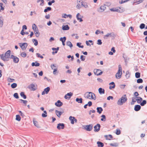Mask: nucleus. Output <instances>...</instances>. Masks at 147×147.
I'll list each match as a JSON object with an SVG mask.
<instances>
[{"label":"nucleus","instance_id":"1","mask_svg":"<svg viewBox=\"0 0 147 147\" xmlns=\"http://www.w3.org/2000/svg\"><path fill=\"white\" fill-rule=\"evenodd\" d=\"M11 51L8 50L5 53V55L3 56V54L2 55L1 58L4 61H8L9 60V58L10 56Z\"/></svg>","mask_w":147,"mask_h":147},{"label":"nucleus","instance_id":"2","mask_svg":"<svg viewBox=\"0 0 147 147\" xmlns=\"http://www.w3.org/2000/svg\"><path fill=\"white\" fill-rule=\"evenodd\" d=\"M124 96H122L117 102V104L119 105H122L123 103H125L127 100V99L125 94L124 95Z\"/></svg>","mask_w":147,"mask_h":147},{"label":"nucleus","instance_id":"3","mask_svg":"<svg viewBox=\"0 0 147 147\" xmlns=\"http://www.w3.org/2000/svg\"><path fill=\"white\" fill-rule=\"evenodd\" d=\"M88 93V95L86 96V97L88 98L96 100V96L95 94L91 92H87L85 94Z\"/></svg>","mask_w":147,"mask_h":147},{"label":"nucleus","instance_id":"4","mask_svg":"<svg viewBox=\"0 0 147 147\" xmlns=\"http://www.w3.org/2000/svg\"><path fill=\"white\" fill-rule=\"evenodd\" d=\"M94 72L95 75L98 76L101 75L103 73V71H102L100 69H94Z\"/></svg>","mask_w":147,"mask_h":147},{"label":"nucleus","instance_id":"5","mask_svg":"<svg viewBox=\"0 0 147 147\" xmlns=\"http://www.w3.org/2000/svg\"><path fill=\"white\" fill-rule=\"evenodd\" d=\"M19 46L23 51L25 50L28 46L27 43L24 42L23 43H20L19 44Z\"/></svg>","mask_w":147,"mask_h":147},{"label":"nucleus","instance_id":"6","mask_svg":"<svg viewBox=\"0 0 147 147\" xmlns=\"http://www.w3.org/2000/svg\"><path fill=\"white\" fill-rule=\"evenodd\" d=\"M93 125L92 124L87 125L84 127V129L88 131H90L93 128Z\"/></svg>","mask_w":147,"mask_h":147},{"label":"nucleus","instance_id":"7","mask_svg":"<svg viewBox=\"0 0 147 147\" xmlns=\"http://www.w3.org/2000/svg\"><path fill=\"white\" fill-rule=\"evenodd\" d=\"M10 58L13 59V62L14 63H18L19 61V59L16 56L13 55H11V56Z\"/></svg>","mask_w":147,"mask_h":147},{"label":"nucleus","instance_id":"8","mask_svg":"<svg viewBox=\"0 0 147 147\" xmlns=\"http://www.w3.org/2000/svg\"><path fill=\"white\" fill-rule=\"evenodd\" d=\"M115 36L113 32L108 33L106 35L104 36L103 38L105 39H107V37H112L114 38Z\"/></svg>","mask_w":147,"mask_h":147},{"label":"nucleus","instance_id":"9","mask_svg":"<svg viewBox=\"0 0 147 147\" xmlns=\"http://www.w3.org/2000/svg\"><path fill=\"white\" fill-rule=\"evenodd\" d=\"M101 126L99 123H97L96 125L94 126V131L95 132H98L99 131L100 129Z\"/></svg>","mask_w":147,"mask_h":147},{"label":"nucleus","instance_id":"10","mask_svg":"<svg viewBox=\"0 0 147 147\" xmlns=\"http://www.w3.org/2000/svg\"><path fill=\"white\" fill-rule=\"evenodd\" d=\"M57 127L59 130L63 129L65 128V124L63 123H59L57 124Z\"/></svg>","mask_w":147,"mask_h":147},{"label":"nucleus","instance_id":"11","mask_svg":"<svg viewBox=\"0 0 147 147\" xmlns=\"http://www.w3.org/2000/svg\"><path fill=\"white\" fill-rule=\"evenodd\" d=\"M73 95V93L72 92H70L69 93H68L65 95L64 98L65 99H69L71 96H72Z\"/></svg>","mask_w":147,"mask_h":147},{"label":"nucleus","instance_id":"12","mask_svg":"<svg viewBox=\"0 0 147 147\" xmlns=\"http://www.w3.org/2000/svg\"><path fill=\"white\" fill-rule=\"evenodd\" d=\"M50 88L49 87H47L45 88L44 91L42 92V95H44L45 93L47 94L48 93L50 90Z\"/></svg>","mask_w":147,"mask_h":147},{"label":"nucleus","instance_id":"13","mask_svg":"<svg viewBox=\"0 0 147 147\" xmlns=\"http://www.w3.org/2000/svg\"><path fill=\"white\" fill-rule=\"evenodd\" d=\"M28 88L30 89H31L33 91H35L37 89V86L35 87V85L33 84H32L30 85L29 86Z\"/></svg>","mask_w":147,"mask_h":147},{"label":"nucleus","instance_id":"14","mask_svg":"<svg viewBox=\"0 0 147 147\" xmlns=\"http://www.w3.org/2000/svg\"><path fill=\"white\" fill-rule=\"evenodd\" d=\"M55 105L58 107H59L63 105V103L60 100H58L57 102H55Z\"/></svg>","mask_w":147,"mask_h":147},{"label":"nucleus","instance_id":"15","mask_svg":"<svg viewBox=\"0 0 147 147\" xmlns=\"http://www.w3.org/2000/svg\"><path fill=\"white\" fill-rule=\"evenodd\" d=\"M120 8H119V9L116 8H113L110 9V10L111 11H116L117 12H122V10H120Z\"/></svg>","mask_w":147,"mask_h":147},{"label":"nucleus","instance_id":"16","mask_svg":"<svg viewBox=\"0 0 147 147\" xmlns=\"http://www.w3.org/2000/svg\"><path fill=\"white\" fill-rule=\"evenodd\" d=\"M141 108V106L139 105H137L135 106L134 110L136 111H138L140 110Z\"/></svg>","mask_w":147,"mask_h":147},{"label":"nucleus","instance_id":"17","mask_svg":"<svg viewBox=\"0 0 147 147\" xmlns=\"http://www.w3.org/2000/svg\"><path fill=\"white\" fill-rule=\"evenodd\" d=\"M55 112L59 118L60 117L61 115L64 112L63 111H59L57 110H56Z\"/></svg>","mask_w":147,"mask_h":147},{"label":"nucleus","instance_id":"18","mask_svg":"<svg viewBox=\"0 0 147 147\" xmlns=\"http://www.w3.org/2000/svg\"><path fill=\"white\" fill-rule=\"evenodd\" d=\"M104 137L106 138V140H110L111 139H112L113 138V136L111 134L105 135Z\"/></svg>","mask_w":147,"mask_h":147},{"label":"nucleus","instance_id":"19","mask_svg":"<svg viewBox=\"0 0 147 147\" xmlns=\"http://www.w3.org/2000/svg\"><path fill=\"white\" fill-rule=\"evenodd\" d=\"M62 29L63 30H68L69 29V27L68 25H63L62 26Z\"/></svg>","mask_w":147,"mask_h":147},{"label":"nucleus","instance_id":"20","mask_svg":"<svg viewBox=\"0 0 147 147\" xmlns=\"http://www.w3.org/2000/svg\"><path fill=\"white\" fill-rule=\"evenodd\" d=\"M109 84V85H113V86H110L109 87V88L110 89H112L113 88H115V85L114 82H111Z\"/></svg>","mask_w":147,"mask_h":147},{"label":"nucleus","instance_id":"21","mask_svg":"<svg viewBox=\"0 0 147 147\" xmlns=\"http://www.w3.org/2000/svg\"><path fill=\"white\" fill-rule=\"evenodd\" d=\"M106 8L105 5L104 6H101L98 9V11L100 12L103 11Z\"/></svg>","mask_w":147,"mask_h":147},{"label":"nucleus","instance_id":"22","mask_svg":"<svg viewBox=\"0 0 147 147\" xmlns=\"http://www.w3.org/2000/svg\"><path fill=\"white\" fill-rule=\"evenodd\" d=\"M40 65V63H38L37 61H36L35 62H32L31 64V65L32 67H38Z\"/></svg>","mask_w":147,"mask_h":147},{"label":"nucleus","instance_id":"23","mask_svg":"<svg viewBox=\"0 0 147 147\" xmlns=\"http://www.w3.org/2000/svg\"><path fill=\"white\" fill-rule=\"evenodd\" d=\"M99 93L100 94H104L105 93V90L104 89L100 88L98 90Z\"/></svg>","mask_w":147,"mask_h":147},{"label":"nucleus","instance_id":"24","mask_svg":"<svg viewBox=\"0 0 147 147\" xmlns=\"http://www.w3.org/2000/svg\"><path fill=\"white\" fill-rule=\"evenodd\" d=\"M72 18V16L70 14H69L67 15L66 14H63L62 16V18Z\"/></svg>","mask_w":147,"mask_h":147},{"label":"nucleus","instance_id":"25","mask_svg":"<svg viewBox=\"0 0 147 147\" xmlns=\"http://www.w3.org/2000/svg\"><path fill=\"white\" fill-rule=\"evenodd\" d=\"M83 99L82 98H76V101L78 103H82L83 102Z\"/></svg>","mask_w":147,"mask_h":147},{"label":"nucleus","instance_id":"26","mask_svg":"<svg viewBox=\"0 0 147 147\" xmlns=\"http://www.w3.org/2000/svg\"><path fill=\"white\" fill-rule=\"evenodd\" d=\"M136 98V97H132V100L131 102V105H133L134 104V103L136 101H137V99Z\"/></svg>","mask_w":147,"mask_h":147},{"label":"nucleus","instance_id":"27","mask_svg":"<svg viewBox=\"0 0 147 147\" xmlns=\"http://www.w3.org/2000/svg\"><path fill=\"white\" fill-rule=\"evenodd\" d=\"M97 111L99 114H101L103 111V109L101 107H97L96 108Z\"/></svg>","mask_w":147,"mask_h":147},{"label":"nucleus","instance_id":"28","mask_svg":"<svg viewBox=\"0 0 147 147\" xmlns=\"http://www.w3.org/2000/svg\"><path fill=\"white\" fill-rule=\"evenodd\" d=\"M97 143L98 147H103L104 146V144L101 142L98 141Z\"/></svg>","mask_w":147,"mask_h":147},{"label":"nucleus","instance_id":"29","mask_svg":"<svg viewBox=\"0 0 147 147\" xmlns=\"http://www.w3.org/2000/svg\"><path fill=\"white\" fill-rule=\"evenodd\" d=\"M122 73H117L115 75L116 78L118 79L120 78L121 77Z\"/></svg>","mask_w":147,"mask_h":147},{"label":"nucleus","instance_id":"30","mask_svg":"<svg viewBox=\"0 0 147 147\" xmlns=\"http://www.w3.org/2000/svg\"><path fill=\"white\" fill-rule=\"evenodd\" d=\"M20 95L24 99H26L27 98L24 92H21L20 93Z\"/></svg>","mask_w":147,"mask_h":147},{"label":"nucleus","instance_id":"31","mask_svg":"<svg viewBox=\"0 0 147 147\" xmlns=\"http://www.w3.org/2000/svg\"><path fill=\"white\" fill-rule=\"evenodd\" d=\"M32 29L34 31H36L37 30H38L37 26L35 24H32Z\"/></svg>","mask_w":147,"mask_h":147},{"label":"nucleus","instance_id":"32","mask_svg":"<svg viewBox=\"0 0 147 147\" xmlns=\"http://www.w3.org/2000/svg\"><path fill=\"white\" fill-rule=\"evenodd\" d=\"M136 98H137V102L138 104H140L142 101V98L140 96L136 97Z\"/></svg>","mask_w":147,"mask_h":147},{"label":"nucleus","instance_id":"33","mask_svg":"<svg viewBox=\"0 0 147 147\" xmlns=\"http://www.w3.org/2000/svg\"><path fill=\"white\" fill-rule=\"evenodd\" d=\"M34 124V125L37 127L38 128H40V127L38 124V122L37 121H35L34 120L33 121Z\"/></svg>","mask_w":147,"mask_h":147},{"label":"nucleus","instance_id":"34","mask_svg":"<svg viewBox=\"0 0 147 147\" xmlns=\"http://www.w3.org/2000/svg\"><path fill=\"white\" fill-rule=\"evenodd\" d=\"M80 2V0H77V3L78 4L77 5V8L78 9H80V8L81 7V4L80 5V4L79 3Z\"/></svg>","mask_w":147,"mask_h":147},{"label":"nucleus","instance_id":"35","mask_svg":"<svg viewBox=\"0 0 147 147\" xmlns=\"http://www.w3.org/2000/svg\"><path fill=\"white\" fill-rule=\"evenodd\" d=\"M66 45L71 48L73 46V45L70 41H68L66 42Z\"/></svg>","mask_w":147,"mask_h":147},{"label":"nucleus","instance_id":"36","mask_svg":"<svg viewBox=\"0 0 147 147\" xmlns=\"http://www.w3.org/2000/svg\"><path fill=\"white\" fill-rule=\"evenodd\" d=\"M74 117L70 116L69 117V119L71 121V124H73L74 123L73 118Z\"/></svg>","mask_w":147,"mask_h":147},{"label":"nucleus","instance_id":"37","mask_svg":"<svg viewBox=\"0 0 147 147\" xmlns=\"http://www.w3.org/2000/svg\"><path fill=\"white\" fill-rule=\"evenodd\" d=\"M81 4L82 5L84 6L85 8H87L88 7V5L86 3H83V2L82 1L81 2Z\"/></svg>","mask_w":147,"mask_h":147},{"label":"nucleus","instance_id":"38","mask_svg":"<svg viewBox=\"0 0 147 147\" xmlns=\"http://www.w3.org/2000/svg\"><path fill=\"white\" fill-rule=\"evenodd\" d=\"M110 146H112L117 147L119 146V143H110Z\"/></svg>","mask_w":147,"mask_h":147},{"label":"nucleus","instance_id":"39","mask_svg":"<svg viewBox=\"0 0 147 147\" xmlns=\"http://www.w3.org/2000/svg\"><path fill=\"white\" fill-rule=\"evenodd\" d=\"M66 40V38L65 36H64L63 37H61L59 39V40L61 41L62 42H65Z\"/></svg>","mask_w":147,"mask_h":147},{"label":"nucleus","instance_id":"40","mask_svg":"<svg viewBox=\"0 0 147 147\" xmlns=\"http://www.w3.org/2000/svg\"><path fill=\"white\" fill-rule=\"evenodd\" d=\"M101 117H102L100 119L101 121H106V117L105 115H102L101 116Z\"/></svg>","mask_w":147,"mask_h":147},{"label":"nucleus","instance_id":"41","mask_svg":"<svg viewBox=\"0 0 147 147\" xmlns=\"http://www.w3.org/2000/svg\"><path fill=\"white\" fill-rule=\"evenodd\" d=\"M142 101V102H141L140 105L141 106H144L146 104L147 102L146 100H143Z\"/></svg>","mask_w":147,"mask_h":147},{"label":"nucleus","instance_id":"42","mask_svg":"<svg viewBox=\"0 0 147 147\" xmlns=\"http://www.w3.org/2000/svg\"><path fill=\"white\" fill-rule=\"evenodd\" d=\"M122 69L121 65H119L118 66V70L117 73H122Z\"/></svg>","mask_w":147,"mask_h":147},{"label":"nucleus","instance_id":"43","mask_svg":"<svg viewBox=\"0 0 147 147\" xmlns=\"http://www.w3.org/2000/svg\"><path fill=\"white\" fill-rule=\"evenodd\" d=\"M21 118L19 115H17L16 116V120L18 121H20L21 120Z\"/></svg>","mask_w":147,"mask_h":147},{"label":"nucleus","instance_id":"44","mask_svg":"<svg viewBox=\"0 0 147 147\" xmlns=\"http://www.w3.org/2000/svg\"><path fill=\"white\" fill-rule=\"evenodd\" d=\"M140 77V72H137L135 73V77L136 78H139Z\"/></svg>","mask_w":147,"mask_h":147},{"label":"nucleus","instance_id":"45","mask_svg":"<svg viewBox=\"0 0 147 147\" xmlns=\"http://www.w3.org/2000/svg\"><path fill=\"white\" fill-rule=\"evenodd\" d=\"M32 41L33 42H34V45L36 46L38 45V42L37 40L36 39H33L32 40Z\"/></svg>","mask_w":147,"mask_h":147},{"label":"nucleus","instance_id":"46","mask_svg":"<svg viewBox=\"0 0 147 147\" xmlns=\"http://www.w3.org/2000/svg\"><path fill=\"white\" fill-rule=\"evenodd\" d=\"M17 85L16 83H14L11 85V87L12 88H14L17 87Z\"/></svg>","mask_w":147,"mask_h":147},{"label":"nucleus","instance_id":"47","mask_svg":"<svg viewBox=\"0 0 147 147\" xmlns=\"http://www.w3.org/2000/svg\"><path fill=\"white\" fill-rule=\"evenodd\" d=\"M51 7H47L44 10V11L45 12H47L48 11H51Z\"/></svg>","mask_w":147,"mask_h":147},{"label":"nucleus","instance_id":"48","mask_svg":"<svg viewBox=\"0 0 147 147\" xmlns=\"http://www.w3.org/2000/svg\"><path fill=\"white\" fill-rule=\"evenodd\" d=\"M143 82V80L142 79L139 78L137 80V82L138 83H141Z\"/></svg>","mask_w":147,"mask_h":147},{"label":"nucleus","instance_id":"49","mask_svg":"<svg viewBox=\"0 0 147 147\" xmlns=\"http://www.w3.org/2000/svg\"><path fill=\"white\" fill-rule=\"evenodd\" d=\"M116 132H115V134L117 135H119L121 134V131L120 129H117L116 130Z\"/></svg>","mask_w":147,"mask_h":147},{"label":"nucleus","instance_id":"50","mask_svg":"<svg viewBox=\"0 0 147 147\" xmlns=\"http://www.w3.org/2000/svg\"><path fill=\"white\" fill-rule=\"evenodd\" d=\"M130 73L128 71H127L126 72L125 76L127 78H128L130 76Z\"/></svg>","mask_w":147,"mask_h":147},{"label":"nucleus","instance_id":"51","mask_svg":"<svg viewBox=\"0 0 147 147\" xmlns=\"http://www.w3.org/2000/svg\"><path fill=\"white\" fill-rule=\"evenodd\" d=\"M140 28L141 29H143L145 28V24H144L142 23L140 26Z\"/></svg>","mask_w":147,"mask_h":147},{"label":"nucleus","instance_id":"52","mask_svg":"<svg viewBox=\"0 0 147 147\" xmlns=\"http://www.w3.org/2000/svg\"><path fill=\"white\" fill-rule=\"evenodd\" d=\"M27 54L25 52H22L21 54V56L24 57H25L26 56Z\"/></svg>","mask_w":147,"mask_h":147},{"label":"nucleus","instance_id":"53","mask_svg":"<svg viewBox=\"0 0 147 147\" xmlns=\"http://www.w3.org/2000/svg\"><path fill=\"white\" fill-rule=\"evenodd\" d=\"M13 96L16 99H18L19 98L18 94L17 93H15L13 94Z\"/></svg>","mask_w":147,"mask_h":147},{"label":"nucleus","instance_id":"54","mask_svg":"<svg viewBox=\"0 0 147 147\" xmlns=\"http://www.w3.org/2000/svg\"><path fill=\"white\" fill-rule=\"evenodd\" d=\"M86 56L83 55H81L80 56V58L82 61H84L85 60V57Z\"/></svg>","mask_w":147,"mask_h":147},{"label":"nucleus","instance_id":"55","mask_svg":"<svg viewBox=\"0 0 147 147\" xmlns=\"http://www.w3.org/2000/svg\"><path fill=\"white\" fill-rule=\"evenodd\" d=\"M97 41V44H98V45H101L102 43V40L100 39L98 40Z\"/></svg>","mask_w":147,"mask_h":147},{"label":"nucleus","instance_id":"56","mask_svg":"<svg viewBox=\"0 0 147 147\" xmlns=\"http://www.w3.org/2000/svg\"><path fill=\"white\" fill-rule=\"evenodd\" d=\"M8 81L9 82H13L15 81V80L14 79H11L10 78H8Z\"/></svg>","mask_w":147,"mask_h":147},{"label":"nucleus","instance_id":"57","mask_svg":"<svg viewBox=\"0 0 147 147\" xmlns=\"http://www.w3.org/2000/svg\"><path fill=\"white\" fill-rule=\"evenodd\" d=\"M20 100L21 101V102H23V103L25 104V105H26V104L28 102L27 100H24L22 99H20Z\"/></svg>","mask_w":147,"mask_h":147},{"label":"nucleus","instance_id":"58","mask_svg":"<svg viewBox=\"0 0 147 147\" xmlns=\"http://www.w3.org/2000/svg\"><path fill=\"white\" fill-rule=\"evenodd\" d=\"M3 25V20L0 19V27H1Z\"/></svg>","mask_w":147,"mask_h":147},{"label":"nucleus","instance_id":"59","mask_svg":"<svg viewBox=\"0 0 147 147\" xmlns=\"http://www.w3.org/2000/svg\"><path fill=\"white\" fill-rule=\"evenodd\" d=\"M82 16H81L80 13H78L76 15L77 18H82Z\"/></svg>","mask_w":147,"mask_h":147},{"label":"nucleus","instance_id":"60","mask_svg":"<svg viewBox=\"0 0 147 147\" xmlns=\"http://www.w3.org/2000/svg\"><path fill=\"white\" fill-rule=\"evenodd\" d=\"M107 99L108 100H110V99L113 100V97L112 96H109L107 97Z\"/></svg>","mask_w":147,"mask_h":147},{"label":"nucleus","instance_id":"61","mask_svg":"<svg viewBox=\"0 0 147 147\" xmlns=\"http://www.w3.org/2000/svg\"><path fill=\"white\" fill-rule=\"evenodd\" d=\"M87 105L89 107H90L92 105V102L91 101H89L88 102Z\"/></svg>","mask_w":147,"mask_h":147},{"label":"nucleus","instance_id":"62","mask_svg":"<svg viewBox=\"0 0 147 147\" xmlns=\"http://www.w3.org/2000/svg\"><path fill=\"white\" fill-rule=\"evenodd\" d=\"M134 96H135L136 97H138V96L139 95V94L138 92H135L134 93Z\"/></svg>","mask_w":147,"mask_h":147},{"label":"nucleus","instance_id":"63","mask_svg":"<svg viewBox=\"0 0 147 147\" xmlns=\"http://www.w3.org/2000/svg\"><path fill=\"white\" fill-rule=\"evenodd\" d=\"M19 112L20 115L22 116V117H24L25 116L24 114L21 111H19Z\"/></svg>","mask_w":147,"mask_h":147},{"label":"nucleus","instance_id":"64","mask_svg":"<svg viewBox=\"0 0 147 147\" xmlns=\"http://www.w3.org/2000/svg\"><path fill=\"white\" fill-rule=\"evenodd\" d=\"M123 57L124 58V60L127 59V56L125 54H123Z\"/></svg>","mask_w":147,"mask_h":147}]
</instances>
